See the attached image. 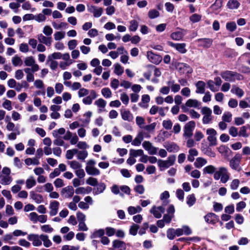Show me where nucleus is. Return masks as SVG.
<instances>
[{"label":"nucleus","instance_id":"obj_45","mask_svg":"<svg viewBox=\"0 0 250 250\" xmlns=\"http://www.w3.org/2000/svg\"><path fill=\"white\" fill-rule=\"evenodd\" d=\"M144 151L142 149L135 150L130 149L129 150V155L131 157H137L139 156L143 155Z\"/></svg>","mask_w":250,"mask_h":250},{"label":"nucleus","instance_id":"obj_11","mask_svg":"<svg viewBox=\"0 0 250 250\" xmlns=\"http://www.w3.org/2000/svg\"><path fill=\"white\" fill-rule=\"evenodd\" d=\"M241 159V155L239 153H236L230 161L229 165L231 168L233 169L236 170L239 166Z\"/></svg>","mask_w":250,"mask_h":250},{"label":"nucleus","instance_id":"obj_62","mask_svg":"<svg viewBox=\"0 0 250 250\" xmlns=\"http://www.w3.org/2000/svg\"><path fill=\"white\" fill-rule=\"evenodd\" d=\"M42 32L46 36L51 37L53 33V29L50 26L46 25L44 27Z\"/></svg>","mask_w":250,"mask_h":250},{"label":"nucleus","instance_id":"obj_32","mask_svg":"<svg viewBox=\"0 0 250 250\" xmlns=\"http://www.w3.org/2000/svg\"><path fill=\"white\" fill-rule=\"evenodd\" d=\"M105 230L103 229H95L91 235V238H102L104 236Z\"/></svg>","mask_w":250,"mask_h":250},{"label":"nucleus","instance_id":"obj_48","mask_svg":"<svg viewBox=\"0 0 250 250\" xmlns=\"http://www.w3.org/2000/svg\"><path fill=\"white\" fill-rule=\"evenodd\" d=\"M159 12L154 9L150 10L148 12V17L150 19H153L159 17Z\"/></svg>","mask_w":250,"mask_h":250},{"label":"nucleus","instance_id":"obj_25","mask_svg":"<svg viewBox=\"0 0 250 250\" xmlns=\"http://www.w3.org/2000/svg\"><path fill=\"white\" fill-rule=\"evenodd\" d=\"M94 104L97 105L99 108L98 112L101 113L102 112L104 111V108L106 106V102L103 99L100 98L95 101Z\"/></svg>","mask_w":250,"mask_h":250},{"label":"nucleus","instance_id":"obj_35","mask_svg":"<svg viewBox=\"0 0 250 250\" xmlns=\"http://www.w3.org/2000/svg\"><path fill=\"white\" fill-rule=\"evenodd\" d=\"M216 169L213 165H208L203 168V171L204 174H214Z\"/></svg>","mask_w":250,"mask_h":250},{"label":"nucleus","instance_id":"obj_7","mask_svg":"<svg viewBox=\"0 0 250 250\" xmlns=\"http://www.w3.org/2000/svg\"><path fill=\"white\" fill-rule=\"evenodd\" d=\"M176 68L178 71L183 74H190L192 72V69L188 64L183 62H178L175 64Z\"/></svg>","mask_w":250,"mask_h":250},{"label":"nucleus","instance_id":"obj_28","mask_svg":"<svg viewBox=\"0 0 250 250\" xmlns=\"http://www.w3.org/2000/svg\"><path fill=\"white\" fill-rule=\"evenodd\" d=\"M30 197L37 204L41 203L43 200L42 195L37 194L33 191L30 192Z\"/></svg>","mask_w":250,"mask_h":250},{"label":"nucleus","instance_id":"obj_20","mask_svg":"<svg viewBox=\"0 0 250 250\" xmlns=\"http://www.w3.org/2000/svg\"><path fill=\"white\" fill-rule=\"evenodd\" d=\"M97 94L95 90H91L90 91V95L84 98L83 99V102L86 105H90L92 104V101L97 98Z\"/></svg>","mask_w":250,"mask_h":250},{"label":"nucleus","instance_id":"obj_33","mask_svg":"<svg viewBox=\"0 0 250 250\" xmlns=\"http://www.w3.org/2000/svg\"><path fill=\"white\" fill-rule=\"evenodd\" d=\"M207 163V161L202 157H198L194 165L196 168H200Z\"/></svg>","mask_w":250,"mask_h":250},{"label":"nucleus","instance_id":"obj_27","mask_svg":"<svg viewBox=\"0 0 250 250\" xmlns=\"http://www.w3.org/2000/svg\"><path fill=\"white\" fill-rule=\"evenodd\" d=\"M150 101V97L148 95L145 94L142 95L141 102L139 103V105L144 108H146L148 107L147 104Z\"/></svg>","mask_w":250,"mask_h":250},{"label":"nucleus","instance_id":"obj_18","mask_svg":"<svg viewBox=\"0 0 250 250\" xmlns=\"http://www.w3.org/2000/svg\"><path fill=\"white\" fill-rule=\"evenodd\" d=\"M147 58L152 63H159L162 60V58L158 55L155 54L151 51L147 52Z\"/></svg>","mask_w":250,"mask_h":250},{"label":"nucleus","instance_id":"obj_21","mask_svg":"<svg viewBox=\"0 0 250 250\" xmlns=\"http://www.w3.org/2000/svg\"><path fill=\"white\" fill-rule=\"evenodd\" d=\"M200 103L195 99H188L185 105H183L182 106V108L184 112H186L187 109L186 108V106L189 107H198L200 105Z\"/></svg>","mask_w":250,"mask_h":250},{"label":"nucleus","instance_id":"obj_60","mask_svg":"<svg viewBox=\"0 0 250 250\" xmlns=\"http://www.w3.org/2000/svg\"><path fill=\"white\" fill-rule=\"evenodd\" d=\"M201 15L193 14L189 17V20L192 22L195 23L201 20Z\"/></svg>","mask_w":250,"mask_h":250},{"label":"nucleus","instance_id":"obj_34","mask_svg":"<svg viewBox=\"0 0 250 250\" xmlns=\"http://www.w3.org/2000/svg\"><path fill=\"white\" fill-rule=\"evenodd\" d=\"M240 3L237 0H229L227 6L230 9H237L240 6Z\"/></svg>","mask_w":250,"mask_h":250},{"label":"nucleus","instance_id":"obj_4","mask_svg":"<svg viewBox=\"0 0 250 250\" xmlns=\"http://www.w3.org/2000/svg\"><path fill=\"white\" fill-rule=\"evenodd\" d=\"M195 127V122L191 121L187 123L184 128L183 136L186 138H189L193 135V131Z\"/></svg>","mask_w":250,"mask_h":250},{"label":"nucleus","instance_id":"obj_50","mask_svg":"<svg viewBox=\"0 0 250 250\" xmlns=\"http://www.w3.org/2000/svg\"><path fill=\"white\" fill-rule=\"evenodd\" d=\"M12 62L14 66H17L18 65L21 66L22 64V61L21 58L18 57L17 55L15 56L12 59Z\"/></svg>","mask_w":250,"mask_h":250},{"label":"nucleus","instance_id":"obj_42","mask_svg":"<svg viewBox=\"0 0 250 250\" xmlns=\"http://www.w3.org/2000/svg\"><path fill=\"white\" fill-rule=\"evenodd\" d=\"M36 184V181L33 176H30L29 178L26 181V187L27 188L30 189L34 187Z\"/></svg>","mask_w":250,"mask_h":250},{"label":"nucleus","instance_id":"obj_59","mask_svg":"<svg viewBox=\"0 0 250 250\" xmlns=\"http://www.w3.org/2000/svg\"><path fill=\"white\" fill-rule=\"evenodd\" d=\"M240 185V181L237 179H233L230 184V188L232 190H236Z\"/></svg>","mask_w":250,"mask_h":250},{"label":"nucleus","instance_id":"obj_17","mask_svg":"<svg viewBox=\"0 0 250 250\" xmlns=\"http://www.w3.org/2000/svg\"><path fill=\"white\" fill-rule=\"evenodd\" d=\"M196 42L199 43V46L204 48H209L212 45L213 40L209 38H201L197 39Z\"/></svg>","mask_w":250,"mask_h":250},{"label":"nucleus","instance_id":"obj_1","mask_svg":"<svg viewBox=\"0 0 250 250\" xmlns=\"http://www.w3.org/2000/svg\"><path fill=\"white\" fill-rule=\"evenodd\" d=\"M213 178L215 180L220 179V182L223 184L226 183L229 179L230 173L227 167H220L216 170L213 174Z\"/></svg>","mask_w":250,"mask_h":250},{"label":"nucleus","instance_id":"obj_19","mask_svg":"<svg viewBox=\"0 0 250 250\" xmlns=\"http://www.w3.org/2000/svg\"><path fill=\"white\" fill-rule=\"evenodd\" d=\"M59 205V202L57 201H53L51 202L49 206V208L50 209L49 214L50 216H53L58 213Z\"/></svg>","mask_w":250,"mask_h":250},{"label":"nucleus","instance_id":"obj_63","mask_svg":"<svg viewBox=\"0 0 250 250\" xmlns=\"http://www.w3.org/2000/svg\"><path fill=\"white\" fill-rule=\"evenodd\" d=\"M226 28L228 30L233 32L236 28V24L234 21L228 22L226 24Z\"/></svg>","mask_w":250,"mask_h":250},{"label":"nucleus","instance_id":"obj_8","mask_svg":"<svg viewBox=\"0 0 250 250\" xmlns=\"http://www.w3.org/2000/svg\"><path fill=\"white\" fill-rule=\"evenodd\" d=\"M207 134L208 135V140L209 142L210 146H216V137L217 135L216 131L213 128H208L207 130Z\"/></svg>","mask_w":250,"mask_h":250},{"label":"nucleus","instance_id":"obj_40","mask_svg":"<svg viewBox=\"0 0 250 250\" xmlns=\"http://www.w3.org/2000/svg\"><path fill=\"white\" fill-rule=\"evenodd\" d=\"M41 239L42 242H43V245L46 248L50 247L52 243L51 241L49 239L48 236L47 235L41 234Z\"/></svg>","mask_w":250,"mask_h":250},{"label":"nucleus","instance_id":"obj_30","mask_svg":"<svg viewBox=\"0 0 250 250\" xmlns=\"http://www.w3.org/2000/svg\"><path fill=\"white\" fill-rule=\"evenodd\" d=\"M13 180L10 175H0V183L3 185H8L11 184Z\"/></svg>","mask_w":250,"mask_h":250},{"label":"nucleus","instance_id":"obj_2","mask_svg":"<svg viewBox=\"0 0 250 250\" xmlns=\"http://www.w3.org/2000/svg\"><path fill=\"white\" fill-rule=\"evenodd\" d=\"M220 75L225 81L231 82H234L236 80H242L244 79V77L241 74L236 72L229 70L222 72Z\"/></svg>","mask_w":250,"mask_h":250},{"label":"nucleus","instance_id":"obj_55","mask_svg":"<svg viewBox=\"0 0 250 250\" xmlns=\"http://www.w3.org/2000/svg\"><path fill=\"white\" fill-rule=\"evenodd\" d=\"M114 73L117 75H121L124 72V68L119 63L114 64Z\"/></svg>","mask_w":250,"mask_h":250},{"label":"nucleus","instance_id":"obj_3","mask_svg":"<svg viewBox=\"0 0 250 250\" xmlns=\"http://www.w3.org/2000/svg\"><path fill=\"white\" fill-rule=\"evenodd\" d=\"M96 162L94 160H90L87 162V166L85 167V170L87 173L90 175H99L100 174V170L94 167Z\"/></svg>","mask_w":250,"mask_h":250},{"label":"nucleus","instance_id":"obj_51","mask_svg":"<svg viewBox=\"0 0 250 250\" xmlns=\"http://www.w3.org/2000/svg\"><path fill=\"white\" fill-rule=\"evenodd\" d=\"M65 133V129L64 128H60L59 129L53 131L52 134L55 138L60 137L61 135H63Z\"/></svg>","mask_w":250,"mask_h":250},{"label":"nucleus","instance_id":"obj_29","mask_svg":"<svg viewBox=\"0 0 250 250\" xmlns=\"http://www.w3.org/2000/svg\"><path fill=\"white\" fill-rule=\"evenodd\" d=\"M122 119L125 121L131 122L133 121V116L129 110H125L121 112Z\"/></svg>","mask_w":250,"mask_h":250},{"label":"nucleus","instance_id":"obj_37","mask_svg":"<svg viewBox=\"0 0 250 250\" xmlns=\"http://www.w3.org/2000/svg\"><path fill=\"white\" fill-rule=\"evenodd\" d=\"M158 165L161 171L171 166L167 160L164 161L163 160H159L158 161Z\"/></svg>","mask_w":250,"mask_h":250},{"label":"nucleus","instance_id":"obj_57","mask_svg":"<svg viewBox=\"0 0 250 250\" xmlns=\"http://www.w3.org/2000/svg\"><path fill=\"white\" fill-rule=\"evenodd\" d=\"M18 244L21 247L26 248H30L31 247V243L26 240L24 239H21L18 241Z\"/></svg>","mask_w":250,"mask_h":250},{"label":"nucleus","instance_id":"obj_38","mask_svg":"<svg viewBox=\"0 0 250 250\" xmlns=\"http://www.w3.org/2000/svg\"><path fill=\"white\" fill-rule=\"evenodd\" d=\"M39 70V66L38 64L34 65L31 68L26 67L24 69V71L27 75L32 74L33 73L38 71Z\"/></svg>","mask_w":250,"mask_h":250},{"label":"nucleus","instance_id":"obj_26","mask_svg":"<svg viewBox=\"0 0 250 250\" xmlns=\"http://www.w3.org/2000/svg\"><path fill=\"white\" fill-rule=\"evenodd\" d=\"M201 150L204 154L210 157H215V153L214 152L212 151L211 148H210L209 146H208L207 145L204 146L203 143L202 144L201 146Z\"/></svg>","mask_w":250,"mask_h":250},{"label":"nucleus","instance_id":"obj_13","mask_svg":"<svg viewBox=\"0 0 250 250\" xmlns=\"http://www.w3.org/2000/svg\"><path fill=\"white\" fill-rule=\"evenodd\" d=\"M168 44L171 47L175 48L179 52L182 54L186 53L187 50L186 48V44L185 43H173L172 42H169Z\"/></svg>","mask_w":250,"mask_h":250},{"label":"nucleus","instance_id":"obj_5","mask_svg":"<svg viewBox=\"0 0 250 250\" xmlns=\"http://www.w3.org/2000/svg\"><path fill=\"white\" fill-rule=\"evenodd\" d=\"M201 113L204 115L202 122L203 124H208L210 123L212 120V110L208 107L205 106L202 107Z\"/></svg>","mask_w":250,"mask_h":250},{"label":"nucleus","instance_id":"obj_39","mask_svg":"<svg viewBox=\"0 0 250 250\" xmlns=\"http://www.w3.org/2000/svg\"><path fill=\"white\" fill-rule=\"evenodd\" d=\"M143 140V135H142V133H138L136 137L132 141L131 144L134 146H139Z\"/></svg>","mask_w":250,"mask_h":250},{"label":"nucleus","instance_id":"obj_47","mask_svg":"<svg viewBox=\"0 0 250 250\" xmlns=\"http://www.w3.org/2000/svg\"><path fill=\"white\" fill-rule=\"evenodd\" d=\"M25 163L27 166L31 165H39L40 164V162L36 158H34L33 159L28 158L25 160Z\"/></svg>","mask_w":250,"mask_h":250},{"label":"nucleus","instance_id":"obj_56","mask_svg":"<svg viewBox=\"0 0 250 250\" xmlns=\"http://www.w3.org/2000/svg\"><path fill=\"white\" fill-rule=\"evenodd\" d=\"M167 236L169 240L174 239L176 236L175 229L173 228L168 229L167 231Z\"/></svg>","mask_w":250,"mask_h":250},{"label":"nucleus","instance_id":"obj_41","mask_svg":"<svg viewBox=\"0 0 250 250\" xmlns=\"http://www.w3.org/2000/svg\"><path fill=\"white\" fill-rule=\"evenodd\" d=\"M24 62L25 65L27 66H34V65L37 64L35 63V60L32 56L26 57Z\"/></svg>","mask_w":250,"mask_h":250},{"label":"nucleus","instance_id":"obj_31","mask_svg":"<svg viewBox=\"0 0 250 250\" xmlns=\"http://www.w3.org/2000/svg\"><path fill=\"white\" fill-rule=\"evenodd\" d=\"M230 91L232 93L235 94L239 98H241L244 95V91L235 85H232Z\"/></svg>","mask_w":250,"mask_h":250},{"label":"nucleus","instance_id":"obj_36","mask_svg":"<svg viewBox=\"0 0 250 250\" xmlns=\"http://www.w3.org/2000/svg\"><path fill=\"white\" fill-rule=\"evenodd\" d=\"M165 147L169 152H177L179 149V146L174 143L168 144L165 146Z\"/></svg>","mask_w":250,"mask_h":250},{"label":"nucleus","instance_id":"obj_12","mask_svg":"<svg viewBox=\"0 0 250 250\" xmlns=\"http://www.w3.org/2000/svg\"><path fill=\"white\" fill-rule=\"evenodd\" d=\"M205 221L210 224L214 225L219 221V217L213 213H208L204 216Z\"/></svg>","mask_w":250,"mask_h":250},{"label":"nucleus","instance_id":"obj_24","mask_svg":"<svg viewBox=\"0 0 250 250\" xmlns=\"http://www.w3.org/2000/svg\"><path fill=\"white\" fill-rule=\"evenodd\" d=\"M196 87V93L197 94H204L205 92L206 83L202 81H199L195 84Z\"/></svg>","mask_w":250,"mask_h":250},{"label":"nucleus","instance_id":"obj_6","mask_svg":"<svg viewBox=\"0 0 250 250\" xmlns=\"http://www.w3.org/2000/svg\"><path fill=\"white\" fill-rule=\"evenodd\" d=\"M41 234L31 233L27 236V239L32 242V244L34 247H40L42 245V240L41 239Z\"/></svg>","mask_w":250,"mask_h":250},{"label":"nucleus","instance_id":"obj_49","mask_svg":"<svg viewBox=\"0 0 250 250\" xmlns=\"http://www.w3.org/2000/svg\"><path fill=\"white\" fill-rule=\"evenodd\" d=\"M78 152V149L74 148L67 150L66 154V158L68 160H71L73 158L74 155Z\"/></svg>","mask_w":250,"mask_h":250},{"label":"nucleus","instance_id":"obj_58","mask_svg":"<svg viewBox=\"0 0 250 250\" xmlns=\"http://www.w3.org/2000/svg\"><path fill=\"white\" fill-rule=\"evenodd\" d=\"M77 158L79 160H84L87 157L88 152L86 150L78 151Z\"/></svg>","mask_w":250,"mask_h":250},{"label":"nucleus","instance_id":"obj_16","mask_svg":"<svg viewBox=\"0 0 250 250\" xmlns=\"http://www.w3.org/2000/svg\"><path fill=\"white\" fill-rule=\"evenodd\" d=\"M37 38L40 43H43L47 46H50L51 45L52 42L51 37H46L42 34H40L38 35Z\"/></svg>","mask_w":250,"mask_h":250},{"label":"nucleus","instance_id":"obj_43","mask_svg":"<svg viewBox=\"0 0 250 250\" xmlns=\"http://www.w3.org/2000/svg\"><path fill=\"white\" fill-rule=\"evenodd\" d=\"M232 114L229 111H225L222 117V121L227 123H230L232 120Z\"/></svg>","mask_w":250,"mask_h":250},{"label":"nucleus","instance_id":"obj_23","mask_svg":"<svg viewBox=\"0 0 250 250\" xmlns=\"http://www.w3.org/2000/svg\"><path fill=\"white\" fill-rule=\"evenodd\" d=\"M106 188V185L104 183H98L93 188V194L94 195L103 193Z\"/></svg>","mask_w":250,"mask_h":250},{"label":"nucleus","instance_id":"obj_46","mask_svg":"<svg viewBox=\"0 0 250 250\" xmlns=\"http://www.w3.org/2000/svg\"><path fill=\"white\" fill-rule=\"evenodd\" d=\"M222 2L223 0H216L215 2L210 6V8L213 11H217L222 7Z\"/></svg>","mask_w":250,"mask_h":250},{"label":"nucleus","instance_id":"obj_10","mask_svg":"<svg viewBox=\"0 0 250 250\" xmlns=\"http://www.w3.org/2000/svg\"><path fill=\"white\" fill-rule=\"evenodd\" d=\"M87 10L90 13L93 14V16L96 18L101 17L104 12L103 8L94 5H87Z\"/></svg>","mask_w":250,"mask_h":250},{"label":"nucleus","instance_id":"obj_9","mask_svg":"<svg viewBox=\"0 0 250 250\" xmlns=\"http://www.w3.org/2000/svg\"><path fill=\"white\" fill-rule=\"evenodd\" d=\"M165 211V208L163 206L159 207L153 206L150 210V212L156 218L159 219L162 217V214Z\"/></svg>","mask_w":250,"mask_h":250},{"label":"nucleus","instance_id":"obj_64","mask_svg":"<svg viewBox=\"0 0 250 250\" xmlns=\"http://www.w3.org/2000/svg\"><path fill=\"white\" fill-rule=\"evenodd\" d=\"M80 246H74L69 245H64L62 248V250H79Z\"/></svg>","mask_w":250,"mask_h":250},{"label":"nucleus","instance_id":"obj_54","mask_svg":"<svg viewBox=\"0 0 250 250\" xmlns=\"http://www.w3.org/2000/svg\"><path fill=\"white\" fill-rule=\"evenodd\" d=\"M138 27V22L136 20H132L130 21V26L129 29L130 31L135 32L137 30Z\"/></svg>","mask_w":250,"mask_h":250},{"label":"nucleus","instance_id":"obj_44","mask_svg":"<svg viewBox=\"0 0 250 250\" xmlns=\"http://www.w3.org/2000/svg\"><path fill=\"white\" fill-rule=\"evenodd\" d=\"M196 202V198L194 194L188 195L187 197V204L188 207L192 206Z\"/></svg>","mask_w":250,"mask_h":250},{"label":"nucleus","instance_id":"obj_53","mask_svg":"<svg viewBox=\"0 0 250 250\" xmlns=\"http://www.w3.org/2000/svg\"><path fill=\"white\" fill-rule=\"evenodd\" d=\"M139 229V225L133 223L130 227L129 234L133 236L136 235Z\"/></svg>","mask_w":250,"mask_h":250},{"label":"nucleus","instance_id":"obj_22","mask_svg":"<svg viewBox=\"0 0 250 250\" xmlns=\"http://www.w3.org/2000/svg\"><path fill=\"white\" fill-rule=\"evenodd\" d=\"M186 34V30L181 29L180 31L173 32L170 35L172 39L175 41L181 40Z\"/></svg>","mask_w":250,"mask_h":250},{"label":"nucleus","instance_id":"obj_61","mask_svg":"<svg viewBox=\"0 0 250 250\" xmlns=\"http://www.w3.org/2000/svg\"><path fill=\"white\" fill-rule=\"evenodd\" d=\"M172 123L170 120H164L162 123L163 126L167 130L171 129Z\"/></svg>","mask_w":250,"mask_h":250},{"label":"nucleus","instance_id":"obj_52","mask_svg":"<svg viewBox=\"0 0 250 250\" xmlns=\"http://www.w3.org/2000/svg\"><path fill=\"white\" fill-rule=\"evenodd\" d=\"M101 93L103 96L106 99L110 98L112 96V92L108 87L103 88L101 90Z\"/></svg>","mask_w":250,"mask_h":250},{"label":"nucleus","instance_id":"obj_15","mask_svg":"<svg viewBox=\"0 0 250 250\" xmlns=\"http://www.w3.org/2000/svg\"><path fill=\"white\" fill-rule=\"evenodd\" d=\"M126 244L120 240H114L112 242V250H125Z\"/></svg>","mask_w":250,"mask_h":250},{"label":"nucleus","instance_id":"obj_14","mask_svg":"<svg viewBox=\"0 0 250 250\" xmlns=\"http://www.w3.org/2000/svg\"><path fill=\"white\" fill-rule=\"evenodd\" d=\"M61 194L65 198H71L74 193V190L73 188L69 186L63 188L61 190Z\"/></svg>","mask_w":250,"mask_h":250}]
</instances>
